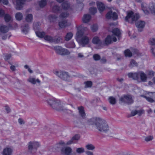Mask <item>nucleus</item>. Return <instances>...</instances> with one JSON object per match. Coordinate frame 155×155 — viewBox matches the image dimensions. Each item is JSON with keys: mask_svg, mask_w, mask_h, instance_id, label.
<instances>
[{"mask_svg": "<svg viewBox=\"0 0 155 155\" xmlns=\"http://www.w3.org/2000/svg\"><path fill=\"white\" fill-rule=\"evenodd\" d=\"M9 30V27L7 26L2 25L0 27V31L3 33L7 32Z\"/></svg>", "mask_w": 155, "mask_h": 155, "instance_id": "nucleus-22", "label": "nucleus"}, {"mask_svg": "<svg viewBox=\"0 0 155 155\" xmlns=\"http://www.w3.org/2000/svg\"><path fill=\"white\" fill-rule=\"evenodd\" d=\"M47 4L46 0H41L39 3V5L41 8H43Z\"/></svg>", "mask_w": 155, "mask_h": 155, "instance_id": "nucleus-37", "label": "nucleus"}, {"mask_svg": "<svg viewBox=\"0 0 155 155\" xmlns=\"http://www.w3.org/2000/svg\"><path fill=\"white\" fill-rule=\"evenodd\" d=\"M145 23L142 21H138L136 23V25L138 28L139 31L141 32L142 31V28L144 27Z\"/></svg>", "mask_w": 155, "mask_h": 155, "instance_id": "nucleus-16", "label": "nucleus"}, {"mask_svg": "<svg viewBox=\"0 0 155 155\" xmlns=\"http://www.w3.org/2000/svg\"><path fill=\"white\" fill-rule=\"evenodd\" d=\"M148 8L151 13L155 15V3L150 2L149 4Z\"/></svg>", "mask_w": 155, "mask_h": 155, "instance_id": "nucleus-20", "label": "nucleus"}, {"mask_svg": "<svg viewBox=\"0 0 155 155\" xmlns=\"http://www.w3.org/2000/svg\"><path fill=\"white\" fill-rule=\"evenodd\" d=\"M54 49L58 54L61 55H68L70 54V52L67 49L61 47L57 46L54 47Z\"/></svg>", "mask_w": 155, "mask_h": 155, "instance_id": "nucleus-7", "label": "nucleus"}, {"mask_svg": "<svg viewBox=\"0 0 155 155\" xmlns=\"http://www.w3.org/2000/svg\"><path fill=\"white\" fill-rule=\"evenodd\" d=\"M5 109L7 113H8L11 111V109L10 107L6 105L5 106Z\"/></svg>", "mask_w": 155, "mask_h": 155, "instance_id": "nucleus-61", "label": "nucleus"}, {"mask_svg": "<svg viewBox=\"0 0 155 155\" xmlns=\"http://www.w3.org/2000/svg\"><path fill=\"white\" fill-rule=\"evenodd\" d=\"M93 58L95 61H98L100 59L101 57L98 54H94L93 56Z\"/></svg>", "mask_w": 155, "mask_h": 155, "instance_id": "nucleus-51", "label": "nucleus"}, {"mask_svg": "<svg viewBox=\"0 0 155 155\" xmlns=\"http://www.w3.org/2000/svg\"><path fill=\"white\" fill-rule=\"evenodd\" d=\"M112 32L114 35H108L105 39V44L107 45L111 44L113 41H116L117 39L114 35L117 36L118 39H119V36L120 34L119 29L117 28H115L113 30Z\"/></svg>", "mask_w": 155, "mask_h": 155, "instance_id": "nucleus-4", "label": "nucleus"}, {"mask_svg": "<svg viewBox=\"0 0 155 155\" xmlns=\"http://www.w3.org/2000/svg\"><path fill=\"white\" fill-rule=\"evenodd\" d=\"M12 57V55L10 54H7L5 56V59L6 61Z\"/></svg>", "mask_w": 155, "mask_h": 155, "instance_id": "nucleus-60", "label": "nucleus"}, {"mask_svg": "<svg viewBox=\"0 0 155 155\" xmlns=\"http://www.w3.org/2000/svg\"><path fill=\"white\" fill-rule=\"evenodd\" d=\"M132 52L133 54H136L138 56H140L142 55V54L140 53L139 51L136 49H133L132 50Z\"/></svg>", "mask_w": 155, "mask_h": 155, "instance_id": "nucleus-34", "label": "nucleus"}, {"mask_svg": "<svg viewBox=\"0 0 155 155\" xmlns=\"http://www.w3.org/2000/svg\"><path fill=\"white\" fill-rule=\"evenodd\" d=\"M61 38L60 37L57 36L54 38H53V42L56 43H59L61 40Z\"/></svg>", "mask_w": 155, "mask_h": 155, "instance_id": "nucleus-40", "label": "nucleus"}, {"mask_svg": "<svg viewBox=\"0 0 155 155\" xmlns=\"http://www.w3.org/2000/svg\"><path fill=\"white\" fill-rule=\"evenodd\" d=\"M84 84H85V88L91 87L92 84V82L90 81L85 82Z\"/></svg>", "mask_w": 155, "mask_h": 155, "instance_id": "nucleus-42", "label": "nucleus"}, {"mask_svg": "<svg viewBox=\"0 0 155 155\" xmlns=\"http://www.w3.org/2000/svg\"><path fill=\"white\" fill-rule=\"evenodd\" d=\"M146 94L148 96H149L151 98L155 99V92H147Z\"/></svg>", "mask_w": 155, "mask_h": 155, "instance_id": "nucleus-47", "label": "nucleus"}, {"mask_svg": "<svg viewBox=\"0 0 155 155\" xmlns=\"http://www.w3.org/2000/svg\"><path fill=\"white\" fill-rule=\"evenodd\" d=\"M73 34L72 33L69 32L67 34L66 36H65V40L68 41L70 40L73 36Z\"/></svg>", "mask_w": 155, "mask_h": 155, "instance_id": "nucleus-35", "label": "nucleus"}, {"mask_svg": "<svg viewBox=\"0 0 155 155\" xmlns=\"http://www.w3.org/2000/svg\"><path fill=\"white\" fill-rule=\"evenodd\" d=\"M39 142L37 141H30L28 143L29 151L31 153L36 152L38 147L40 146Z\"/></svg>", "mask_w": 155, "mask_h": 155, "instance_id": "nucleus-6", "label": "nucleus"}, {"mask_svg": "<svg viewBox=\"0 0 155 155\" xmlns=\"http://www.w3.org/2000/svg\"><path fill=\"white\" fill-rule=\"evenodd\" d=\"M76 39L83 47H84L89 42V37L85 35L84 32L79 30L76 34Z\"/></svg>", "mask_w": 155, "mask_h": 155, "instance_id": "nucleus-2", "label": "nucleus"}, {"mask_svg": "<svg viewBox=\"0 0 155 155\" xmlns=\"http://www.w3.org/2000/svg\"><path fill=\"white\" fill-rule=\"evenodd\" d=\"M97 8L100 13L103 12L105 9V7L104 4L101 2H97Z\"/></svg>", "mask_w": 155, "mask_h": 155, "instance_id": "nucleus-18", "label": "nucleus"}, {"mask_svg": "<svg viewBox=\"0 0 155 155\" xmlns=\"http://www.w3.org/2000/svg\"><path fill=\"white\" fill-rule=\"evenodd\" d=\"M137 66V63L133 59L131 60L130 63L129 64V66L130 68H132L134 66Z\"/></svg>", "mask_w": 155, "mask_h": 155, "instance_id": "nucleus-32", "label": "nucleus"}, {"mask_svg": "<svg viewBox=\"0 0 155 155\" xmlns=\"http://www.w3.org/2000/svg\"><path fill=\"white\" fill-rule=\"evenodd\" d=\"M5 15V13L4 10L2 9H0V17H3Z\"/></svg>", "mask_w": 155, "mask_h": 155, "instance_id": "nucleus-58", "label": "nucleus"}, {"mask_svg": "<svg viewBox=\"0 0 155 155\" xmlns=\"http://www.w3.org/2000/svg\"><path fill=\"white\" fill-rule=\"evenodd\" d=\"M78 30L81 31H82L83 32H84V31H86L87 30V28L86 27L82 28L81 29L78 28L77 29V31Z\"/></svg>", "mask_w": 155, "mask_h": 155, "instance_id": "nucleus-62", "label": "nucleus"}, {"mask_svg": "<svg viewBox=\"0 0 155 155\" xmlns=\"http://www.w3.org/2000/svg\"><path fill=\"white\" fill-rule=\"evenodd\" d=\"M61 10V8L60 6L57 5H54L52 7V11L54 13H58L60 12Z\"/></svg>", "mask_w": 155, "mask_h": 155, "instance_id": "nucleus-23", "label": "nucleus"}, {"mask_svg": "<svg viewBox=\"0 0 155 155\" xmlns=\"http://www.w3.org/2000/svg\"><path fill=\"white\" fill-rule=\"evenodd\" d=\"M92 42L94 44H100L101 43V41L98 37H94L92 39Z\"/></svg>", "mask_w": 155, "mask_h": 155, "instance_id": "nucleus-28", "label": "nucleus"}, {"mask_svg": "<svg viewBox=\"0 0 155 155\" xmlns=\"http://www.w3.org/2000/svg\"><path fill=\"white\" fill-rule=\"evenodd\" d=\"M22 32L25 34H27L29 30L28 24H25L22 26Z\"/></svg>", "mask_w": 155, "mask_h": 155, "instance_id": "nucleus-26", "label": "nucleus"}, {"mask_svg": "<svg viewBox=\"0 0 155 155\" xmlns=\"http://www.w3.org/2000/svg\"><path fill=\"white\" fill-rule=\"evenodd\" d=\"M44 39L45 40L48 41L50 42H53V37L49 35H46L44 37Z\"/></svg>", "mask_w": 155, "mask_h": 155, "instance_id": "nucleus-45", "label": "nucleus"}, {"mask_svg": "<svg viewBox=\"0 0 155 155\" xmlns=\"http://www.w3.org/2000/svg\"><path fill=\"white\" fill-rule=\"evenodd\" d=\"M86 147L88 150H93L94 149L95 147L92 144H90L87 145L86 146Z\"/></svg>", "mask_w": 155, "mask_h": 155, "instance_id": "nucleus-50", "label": "nucleus"}, {"mask_svg": "<svg viewBox=\"0 0 155 155\" xmlns=\"http://www.w3.org/2000/svg\"><path fill=\"white\" fill-rule=\"evenodd\" d=\"M98 27L96 25H94L91 27V29L93 32H95L98 29Z\"/></svg>", "mask_w": 155, "mask_h": 155, "instance_id": "nucleus-49", "label": "nucleus"}, {"mask_svg": "<svg viewBox=\"0 0 155 155\" xmlns=\"http://www.w3.org/2000/svg\"><path fill=\"white\" fill-rule=\"evenodd\" d=\"M151 50L152 54L155 57V47L151 48Z\"/></svg>", "mask_w": 155, "mask_h": 155, "instance_id": "nucleus-64", "label": "nucleus"}, {"mask_svg": "<svg viewBox=\"0 0 155 155\" xmlns=\"http://www.w3.org/2000/svg\"><path fill=\"white\" fill-rule=\"evenodd\" d=\"M75 46V44L73 42H71L69 45V48H74Z\"/></svg>", "mask_w": 155, "mask_h": 155, "instance_id": "nucleus-59", "label": "nucleus"}, {"mask_svg": "<svg viewBox=\"0 0 155 155\" xmlns=\"http://www.w3.org/2000/svg\"><path fill=\"white\" fill-rule=\"evenodd\" d=\"M12 150L9 148H5L4 149L2 154V155H11Z\"/></svg>", "mask_w": 155, "mask_h": 155, "instance_id": "nucleus-19", "label": "nucleus"}, {"mask_svg": "<svg viewBox=\"0 0 155 155\" xmlns=\"http://www.w3.org/2000/svg\"><path fill=\"white\" fill-rule=\"evenodd\" d=\"M76 152L78 154H81L85 152V150L83 147L77 148L76 149Z\"/></svg>", "mask_w": 155, "mask_h": 155, "instance_id": "nucleus-30", "label": "nucleus"}, {"mask_svg": "<svg viewBox=\"0 0 155 155\" xmlns=\"http://www.w3.org/2000/svg\"><path fill=\"white\" fill-rule=\"evenodd\" d=\"M140 18L139 15L138 14H134L132 11H129L127 12V16L125 17V20L132 24L134 21H136L139 19Z\"/></svg>", "mask_w": 155, "mask_h": 155, "instance_id": "nucleus-5", "label": "nucleus"}, {"mask_svg": "<svg viewBox=\"0 0 155 155\" xmlns=\"http://www.w3.org/2000/svg\"><path fill=\"white\" fill-rule=\"evenodd\" d=\"M89 12L91 14L94 15L97 12V9L96 7H92L89 9Z\"/></svg>", "mask_w": 155, "mask_h": 155, "instance_id": "nucleus-41", "label": "nucleus"}, {"mask_svg": "<svg viewBox=\"0 0 155 155\" xmlns=\"http://www.w3.org/2000/svg\"><path fill=\"white\" fill-rule=\"evenodd\" d=\"M90 121L91 124L95 125L96 128L101 133H106L109 130V126L104 119L98 117L91 118Z\"/></svg>", "mask_w": 155, "mask_h": 155, "instance_id": "nucleus-1", "label": "nucleus"}, {"mask_svg": "<svg viewBox=\"0 0 155 155\" xmlns=\"http://www.w3.org/2000/svg\"><path fill=\"white\" fill-rule=\"evenodd\" d=\"M137 114V110H132L131 113L130 114L128 115V117H133Z\"/></svg>", "mask_w": 155, "mask_h": 155, "instance_id": "nucleus-54", "label": "nucleus"}, {"mask_svg": "<svg viewBox=\"0 0 155 155\" xmlns=\"http://www.w3.org/2000/svg\"><path fill=\"white\" fill-rule=\"evenodd\" d=\"M109 103L111 104H115L116 103V99L113 97H110L109 98Z\"/></svg>", "mask_w": 155, "mask_h": 155, "instance_id": "nucleus-39", "label": "nucleus"}, {"mask_svg": "<svg viewBox=\"0 0 155 155\" xmlns=\"http://www.w3.org/2000/svg\"><path fill=\"white\" fill-rule=\"evenodd\" d=\"M27 81L32 84H35L37 83L40 85L41 83V81L38 78L36 79L32 76L29 77L27 79Z\"/></svg>", "mask_w": 155, "mask_h": 155, "instance_id": "nucleus-13", "label": "nucleus"}, {"mask_svg": "<svg viewBox=\"0 0 155 155\" xmlns=\"http://www.w3.org/2000/svg\"><path fill=\"white\" fill-rule=\"evenodd\" d=\"M139 71L137 72H130L128 74V77L134 80L138 81L139 80Z\"/></svg>", "mask_w": 155, "mask_h": 155, "instance_id": "nucleus-14", "label": "nucleus"}, {"mask_svg": "<svg viewBox=\"0 0 155 155\" xmlns=\"http://www.w3.org/2000/svg\"><path fill=\"white\" fill-rule=\"evenodd\" d=\"M35 33L37 36L40 38H43L45 34L44 32L36 31Z\"/></svg>", "mask_w": 155, "mask_h": 155, "instance_id": "nucleus-36", "label": "nucleus"}, {"mask_svg": "<svg viewBox=\"0 0 155 155\" xmlns=\"http://www.w3.org/2000/svg\"><path fill=\"white\" fill-rule=\"evenodd\" d=\"M47 101L48 104L54 109H58L60 107V101L54 99H48L47 100Z\"/></svg>", "mask_w": 155, "mask_h": 155, "instance_id": "nucleus-8", "label": "nucleus"}, {"mask_svg": "<svg viewBox=\"0 0 155 155\" xmlns=\"http://www.w3.org/2000/svg\"><path fill=\"white\" fill-rule=\"evenodd\" d=\"M25 2V0H16V9L18 10L21 9Z\"/></svg>", "mask_w": 155, "mask_h": 155, "instance_id": "nucleus-15", "label": "nucleus"}, {"mask_svg": "<svg viewBox=\"0 0 155 155\" xmlns=\"http://www.w3.org/2000/svg\"><path fill=\"white\" fill-rule=\"evenodd\" d=\"M57 18L55 15H51L49 16V19L51 21H54Z\"/></svg>", "mask_w": 155, "mask_h": 155, "instance_id": "nucleus-55", "label": "nucleus"}, {"mask_svg": "<svg viewBox=\"0 0 155 155\" xmlns=\"http://www.w3.org/2000/svg\"><path fill=\"white\" fill-rule=\"evenodd\" d=\"M139 77H140L141 81L143 82L147 81V77L146 74L142 71H139Z\"/></svg>", "mask_w": 155, "mask_h": 155, "instance_id": "nucleus-21", "label": "nucleus"}, {"mask_svg": "<svg viewBox=\"0 0 155 155\" xmlns=\"http://www.w3.org/2000/svg\"><path fill=\"white\" fill-rule=\"evenodd\" d=\"M119 100L121 102L127 103L128 104H131L134 101L131 96L130 95H127L121 97Z\"/></svg>", "mask_w": 155, "mask_h": 155, "instance_id": "nucleus-10", "label": "nucleus"}, {"mask_svg": "<svg viewBox=\"0 0 155 155\" xmlns=\"http://www.w3.org/2000/svg\"><path fill=\"white\" fill-rule=\"evenodd\" d=\"M62 7L63 9L65 10L68 9L70 7V4L68 1H65L62 4Z\"/></svg>", "mask_w": 155, "mask_h": 155, "instance_id": "nucleus-27", "label": "nucleus"}, {"mask_svg": "<svg viewBox=\"0 0 155 155\" xmlns=\"http://www.w3.org/2000/svg\"><path fill=\"white\" fill-rule=\"evenodd\" d=\"M153 137L152 136L149 135L146 137L144 140L146 142H149L152 140L153 139Z\"/></svg>", "mask_w": 155, "mask_h": 155, "instance_id": "nucleus-48", "label": "nucleus"}, {"mask_svg": "<svg viewBox=\"0 0 155 155\" xmlns=\"http://www.w3.org/2000/svg\"><path fill=\"white\" fill-rule=\"evenodd\" d=\"M78 109L79 110V114L83 119L80 122H79L77 120H74L73 122L74 124L76 127L80 128H83L85 126L86 123V120L85 119L86 117V114L84 108L82 106L78 107Z\"/></svg>", "mask_w": 155, "mask_h": 155, "instance_id": "nucleus-3", "label": "nucleus"}, {"mask_svg": "<svg viewBox=\"0 0 155 155\" xmlns=\"http://www.w3.org/2000/svg\"><path fill=\"white\" fill-rule=\"evenodd\" d=\"M69 15V13L67 12H65L62 13L60 15V18H64L67 17Z\"/></svg>", "mask_w": 155, "mask_h": 155, "instance_id": "nucleus-46", "label": "nucleus"}, {"mask_svg": "<svg viewBox=\"0 0 155 155\" xmlns=\"http://www.w3.org/2000/svg\"><path fill=\"white\" fill-rule=\"evenodd\" d=\"M15 17L16 19L18 20H21L23 17L22 14L20 12H18L15 14Z\"/></svg>", "mask_w": 155, "mask_h": 155, "instance_id": "nucleus-33", "label": "nucleus"}, {"mask_svg": "<svg viewBox=\"0 0 155 155\" xmlns=\"http://www.w3.org/2000/svg\"><path fill=\"white\" fill-rule=\"evenodd\" d=\"M18 122L21 125L24 124L25 123V121L21 118H20L18 119Z\"/></svg>", "mask_w": 155, "mask_h": 155, "instance_id": "nucleus-57", "label": "nucleus"}, {"mask_svg": "<svg viewBox=\"0 0 155 155\" xmlns=\"http://www.w3.org/2000/svg\"><path fill=\"white\" fill-rule=\"evenodd\" d=\"M54 73L58 77L64 80H68L70 76L67 72L61 71H55Z\"/></svg>", "mask_w": 155, "mask_h": 155, "instance_id": "nucleus-9", "label": "nucleus"}, {"mask_svg": "<svg viewBox=\"0 0 155 155\" xmlns=\"http://www.w3.org/2000/svg\"><path fill=\"white\" fill-rule=\"evenodd\" d=\"M118 16L115 12H113L112 11H110L106 15V18L108 19H112L114 20L117 19Z\"/></svg>", "mask_w": 155, "mask_h": 155, "instance_id": "nucleus-11", "label": "nucleus"}, {"mask_svg": "<svg viewBox=\"0 0 155 155\" xmlns=\"http://www.w3.org/2000/svg\"><path fill=\"white\" fill-rule=\"evenodd\" d=\"M80 137V136L79 134H76L73 136L71 139L66 143L67 145H69L74 143V141H77L78 140Z\"/></svg>", "mask_w": 155, "mask_h": 155, "instance_id": "nucleus-17", "label": "nucleus"}, {"mask_svg": "<svg viewBox=\"0 0 155 155\" xmlns=\"http://www.w3.org/2000/svg\"><path fill=\"white\" fill-rule=\"evenodd\" d=\"M58 25L60 27L63 28L67 25V22L66 20H63L59 22Z\"/></svg>", "mask_w": 155, "mask_h": 155, "instance_id": "nucleus-31", "label": "nucleus"}, {"mask_svg": "<svg viewBox=\"0 0 155 155\" xmlns=\"http://www.w3.org/2000/svg\"><path fill=\"white\" fill-rule=\"evenodd\" d=\"M4 4L7 5L8 3V0H0Z\"/></svg>", "mask_w": 155, "mask_h": 155, "instance_id": "nucleus-63", "label": "nucleus"}, {"mask_svg": "<svg viewBox=\"0 0 155 155\" xmlns=\"http://www.w3.org/2000/svg\"><path fill=\"white\" fill-rule=\"evenodd\" d=\"M64 145V143L63 141H61L59 143L56 145V147L58 148H60L61 149L63 147Z\"/></svg>", "mask_w": 155, "mask_h": 155, "instance_id": "nucleus-43", "label": "nucleus"}, {"mask_svg": "<svg viewBox=\"0 0 155 155\" xmlns=\"http://www.w3.org/2000/svg\"><path fill=\"white\" fill-rule=\"evenodd\" d=\"M91 16L90 15H84L82 18L83 21L84 23H87L91 20Z\"/></svg>", "mask_w": 155, "mask_h": 155, "instance_id": "nucleus-25", "label": "nucleus"}, {"mask_svg": "<svg viewBox=\"0 0 155 155\" xmlns=\"http://www.w3.org/2000/svg\"><path fill=\"white\" fill-rule=\"evenodd\" d=\"M124 54L127 57H130L132 55V52L129 49L126 50L124 51Z\"/></svg>", "mask_w": 155, "mask_h": 155, "instance_id": "nucleus-44", "label": "nucleus"}, {"mask_svg": "<svg viewBox=\"0 0 155 155\" xmlns=\"http://www.w3.org/2000/svg\"><path fill=\"white\" fill-rule=\"evenodd\" d=\"M149 44L151 45H155V39H150L149 41Z\"/></svg>", "mask_w": 155, "mask_h": 155, "instance_id": "nucleus-52", "label": "nucleus"}, {"mask_svg": "<svg viewBox=\"0 0 155 155\" xmlns=\"http://www.w3.org/2000/svg\"><path fill=\"white\" fill-rule=\"evenodd\" d=\"M144 110H137V114L139 116L141 115L142 114H144Z\"/></svg>", "mask_w": 155, "mask_h": 155, "instance_id": "nucleus-56", "label": "nucleus"}, {"mask_svg": "<svg viewBox=\"0 0 155 155\" xmlns=\"http://www.w3.org/2000/svg\"><path fill=\"white\" fill-rule=\"evenodd\" d=\"M61 154L64 155H70L72 151V149L69 147H65L60 150Z\"/></svg>", "mask_w": 155, "mask_h": 155, "instance_id": "nucleus-12", "label": "nucleus"}, {"mask_svg": "<svg viewBox=\"0 0 155 155\" xmlns=\"http://www.w3.org/2000/svg\"><path fill=\"white\" fill-rule=\"evenodd\" d=\"M4 17V19L5 21L7 22H8L11 20V17L8 14H5Z\"/></svg>", "mask_w": 155, "mask_h": 155, "instance_id": "nucleus-38", "label": "nucleus"}, {"mask_svg": "<svg viewBox=\"0 0 155 155\" xmlns=\"http://www.w3.org/2000/svg\"><path fill=\"white\" fill-rule=\"evenodd\" d=\"M147 4L145 2H143L141 4V8L144 12L146 14L149 13V12L147 10Z\"/></svg>", "mask_w": 155, "mask_h": 155, "instance_id": "nucleus-24", "label": "nucleus"}, {"mask_svg": "<svg viewBox=\"0 0 155 155\" xmlns=\"http://www.w3.org/2000/svg\"><path fill=\"white\" fill-rule=\"evenodd\" d=\"M25 20L27 22H31L33 20V15L31 14L27 15L25 18Z\"/></svg>", "mask_w": 155, "mask_h": 155, "instance_id": "nucleus-29", "label": "nucleus"}, {"mask_svg": "<svg viewBox=\"0 0 155 155\" xmlns=\"http://www.w3.org/2000/svg\"><path fill=\"white\" fill-rule=\"evenodd\" d=\"M146 99L147 101L148 102L150 103H153L154 102V99H153L152 98H151L149 96H147V97H146Z\"/></svg>", "mask_w": 155, "mask_h": 155, "instance_id": "nucleus-53", "label": "nucleus"}]
</instances>
